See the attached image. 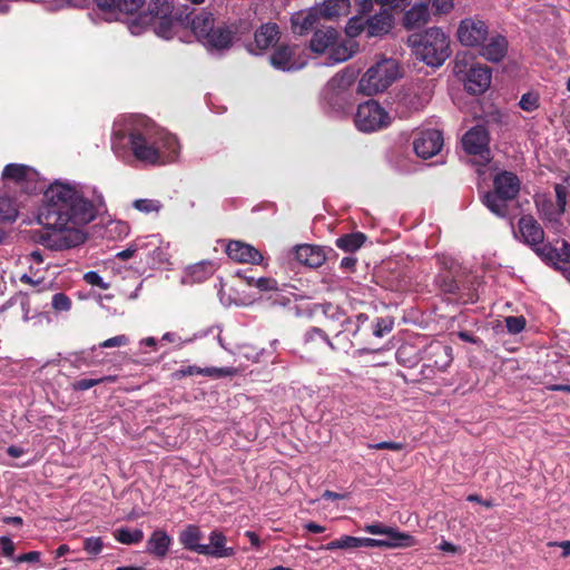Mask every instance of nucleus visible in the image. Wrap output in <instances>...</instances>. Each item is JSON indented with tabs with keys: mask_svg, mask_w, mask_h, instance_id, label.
Masks as SVG:
<instances>
[{
	"mask_svg": "<svg viewBox=\"0 0 570 570\" xmlns=\"http://www.w3.org/2000/svg\"><path fill=\"white\" fill-rule=\"evenodd\" d=\"M45 209L40 222L50 230L39 242L51 250H65L86 239L81 227L91 223L105 208L102 194L94 186L57 179L45 190Z\"/></svg>",
	"mask_w": 570,
	"mask_h": 570,
	"instance_id": "nucleus-1",
	"label": "nucleus"
},
{
	"mask_svg": "<svg viewBox=\"0 0 570 570\" xmlns=\"http://www.w3.org/2000/svg\"><path fill=\"white\" fill-rule=\"evenodd\" d=\"M131 156L146 165L174 161L179 154L176 137L146 117H136L127 128Z\"/></svg>",
	"mask_w": 570,
	"mask_h": 570,
	"instance_id": "nucleus-2",
	"label": "nucleus"
},
{
	"mask_svg": "<svg viewBox=\"0 0 570 570\" xmlns=\"http://www.w3.org/2000/svg\"><path fill=\"white\" fill-rule=\"evenodd\" d=\"M358 42L341 39L333 27L315 29L309 40V49L317 55H327L326 65L334 66L351 59L358 51Z\"/></svg>",
	"mask_w": 570,
	"mask_h": 570,
	"instance_id": "nucleus-3",
	"label": "nucleus"
},
{
	"mask_svg": "<svg viewBox=\"0 0 570 570\" xmlns=\"http://www.w3.org/2000/svg\"><path fill=\"white\" fill-rule=\"evenodd\" d=\"M173 3L168 0H151L148 3L147 11L140 12L134 18L128 29L131 35H139L145 28L151 26L157 36L164 39H170L174 35Z\"/></svg>",
	"mask_w": 570,
	"mask_h": 570,
	"instance_id": "nucleus-4",
	"label": "nucleus"
},
{
	"mask_svg": "<svg viewBox=\"0 0 570 570\" xmlns=\"http://www.w3.org/2000/svg\"><path fill=\"white\" fill-rule=\"evenodd\" d=\"M414 46L417 57L431 67H440L450 57L449 37L438 27L426 29Z\"/></svg>",
	"mask_w": 570,
	"mask_h": 570,
	"instance_id": "nucleus-5",
	"label": "nucleus"
},
{
	"mask_svg": "<svg viewBox=\"0 0 570 570\" xmlns=\"http://www.w3.org/2000/svg\"><path fill=\"white\" fill-rule=\"evenodd\" d=\"M400 77V66L395 59L385 58L367 69L358 81V92L374 96L386 90Z\"/></svg>",
	"mask_w": 570,
	"mask_h": 570,
	"instance_id": "nucleus-6",
	"label": "nucleus"
},
{
	"mask_svg": "<svg viewBox=\"0 0 570 570\" xmlns=\"http://www.w3.org/2000/svg\"><path fill=\"white\" fill-rule=\"evenodd\" d=\"M454 73L463 82L465 90L472 95L483 94L491 85V68L481 63L469 66L459 56L455 59Z\"/></svg>",
	"mask_w": 570,
	"mask_h": 570,
	"instance_id": "nucleus-7",
	"label": "nucleus"
},
{
	"mask_svg": "<svg viewBox=\"0 0 570 570\" xmlns=\"http://www.w3.org/2000/svg\"><path fill=\"white\" fill-rule=\"evenodd\" d=\"M354 124L362 132H373L387 128L392 117L377 101L367 100L358 105Z\"/></svg>",
	"mask_w": 570,
	"mask_h": 570,
	"instance_id": "nucleus-8",
	"label": "nucleus"
},
{
	"mask_svg": "<svg viewBox=\"0 0 570 570\" xmlns=\"http://www.w3.org/2000/svg\"><path fill=\"white\" fill-rule=\"evenodd\" d=\"M431 99L429 85H413L403 90L396 102V112L400 117L406 118L412 112L423 109Z\"/></svg>",
	"mask_w": 570,
	"mask_h": 570,
	"instance_id": "nucleus-9",
	"label": "nucleus"
},
{
	"mask_svg": "<svg viewBox=\"0 0 570 570\" xmlns=\"http://www.w3.org/2000/svg\"><path fill=\"white\" fill-rule=\"evenodd\" d=\"M462 146L465 153L478 157L480 165L490 163L489 134L483 125H476L466 131L462 137Z\"/></svg>",
	"mask_w": 570,
	"mask_h": 570,
	"instance_id": "nucleus-10",
	"label": "nucleus"
},
{
	"mask_svg": "<svg viewBox=\"0 0 570 570\" xmlns=\"http://www.w3.org/2000/svg\"><path fill=\"white\" fill-rule=\"evenodd\" d=\"M271 65L282 71L298 70L306 65L297 46L281 45L269 57Z\"/></svg>",
	"mask_w": 570,
	"mask_h": 570,
	"instance_id": "nucleus-11",
	"label": "nucleus"
},
{
	"mask_svg": "<svg viewBox=\"0 0 570 570\" xmlns=\"http://www.w3.org/2000/svg\"><path fill=\"white\" fill-rule=\"evenodd\" d=\"M488 26L482 20L463 19L458 29V39L465 47H479L487 41Z\"/></svg>",
	"mask_w": 570,
	"mask_h": 570,
	"instance_id": "nucleus-12",
	"label": "nucleus"
},
{
	"mask_svg": "<svg viewBox=\"0 0 570 570\" xmlns=\"http://www.w3.org/2000/svg\"><path fill=\"white\" fill-rule=\"evenodd\" d=\"M367 322L368 316L363 313H360L354 317L344 318L342 321V330L336 333L335 340L337 343L347 341V343L343 344V347L346 348L363 344L364 340L360 337V333L365 327Z\"/></svg>",
	"mask_w": 570,
	"mask_h": 570,
	"instance_id": "nucleus-13",
	"label": "nucleus"
},
{
	"mask_svg": "<svg viewBox=\"0 0 570 570\" xmlns=\"http://www.w3.org/2000/svg\"><path fill=\"white\" fill-rule=\"evenodd\" d=\"M2 179L18 185L23 191L30 193L36 189L38 173L22 164H8L2 171Z\"/></svg>",
	"mask_w": 570,
	"mask_h": 570,
	"instance_id": "nucleus-14",
	"label": "nucleus"
},
{
	"mask_svg": "<svg viewBox=\"0 0 570 570\" xmlns=\"http://www.w3.org/2000/svg\"><path fill=\"white\" fill-rule=\"evenodd\" d=\"M443 146V135L438 129H425L419 132L413 141L415 154L424 159L439 154Z\"/></svg>",
	"mask_w": 570,
	"mask_h": 570,
	"instance_id": "nucleus-15",
	"label": "nucleus"
},
{
	"mask_svg": "<svg viewBox=\"0 0 570 570\" xmlns=\"http://www.w3.org/2000/svg\"><path fill=\"white\" fill-rule=\"evenodd\" d=\"M358 71L353 68L336 73L328 82L325 98L328 101L344 100L343 95L354 83Z\"/></svg>",
	"mask_w": 570,
	"mask_h": 570,
	"instance_id": "nucleus-16",
	"label": "nucleus"
},
{
	"mask_svg": "<svg viewBox=\"0 0 570 570\" xmlns=\"http://www.w3.org/2000/svg\"><path fill=\"white\" fill-rule=\"evenodd\" d=\"M384 537V539L370 538L371 548L405 549L417 543L413 535L402 532L395 527H392Z\"/></svg>",
	"mask_w": 570,
	"mask_h": 570,
	"instance_id": "nucleus-17",
	"label": "nucleus"
},
{
	"mask_svg": "<svg viewBox=\"0 0 570 570\" xmlns=\"http://www.w3.org/2000/svg\"><path fill=\"white\" fill-rule=\"evenodd\" d=\"M279 40V29L275 23H265L256 30L254 35V45H248L250 53L261 55L268 48L276 45Z\"/></svg>",
	"mask_w": 570,
	"mask_h": 570,
	"instance_id": "nucleus-18",
	"label": "nucleus"
},
{
	"mask_svg": "<svg viewBox=\"0 0 570 570\" xmlns=\"http://www.w3.org/2000/svg\"><path fill=\"white\" fill-rule=\"evenodd\" d=\"M235 33L233 27L216 26L200 42L209 51H223L232 46Z\"/></svg>",
	"mask_w": 570,
	"mask_h": 570,
	"instance_id": "nucleus-19",
	"label": "nucleus"
},
{
	"mask_svg": "<svg viewBox=\"0 0 570 570\" xmlns=\"http://www.w3.org/2000/svg\"><path fill=\"white\" fill-rule=\"evenodd\" d=\"M522 242L530 247L540 245L544 240V230L531 215H523L518 223Z\"/></svg>",
	"mask_w": 570,
	"mask_h": 570,
	"instance_id": "nucleus-20",
	"label": "nucleus"
},
{
	"mask_svg": "<svg viewBox=\"0 0 570 570\" xmlns=\"http://www.w3.org/2000/svg\"><path fill=\"white\" fill-rule=\"evenodd\" d=\"M226 254L238 263L261 264L263 261V255L258 249L239 240L229 242L226 246Z\"/></svg>",
	"mask_w": 570,
	"mask_h": 570,
	"instance_id": "nucleus-21",
	"label": "nucleus"
},
{
	"mask_svg": "<svg viewBox=\"0 0 570 570\" xmlns=\"http://www.w3.org/2000/svg\"><path fill=\"white\" fill-rule=\"evenodd\" d=\"M208 543L203 544L202 556L213 557L216 559L228 558L235 554L232 547L226 546V537L222 531L214 530L209 533Z\"/></svg>",
	"mask_w": 570,
	"mask_h": 570,
	"instance_id": "nucleus-22",
	"label": "nucleus"
},
{
	"mask_svg": "<svg viewBox=\"0 0 570 570\" xmlns=\"http://www.w3.org/2000/svg\"><path fill=\"white\" fill-rule=\"evenodd\" d=\"M394 24V18L390 9L383 8L376 14L366 19V36L382 37L389 33Z\"/></svg>",
	"mask_w": 570,
	"mask_h": 570,
	"instance_id": "nucleus-23",
	"label": "nucleus"
},
{
	"mask_svg": "<svg viewBox=\"0 0 570 570\" xmlns=\"http://www.w3.org/2000/svg\"><path fill=\"white\" fill-rule=\"evenodd\" d=\"M321 13L317 7L295 12L292 16L293 32L299 36L306 35L316 29Z\"/></svg>",
	"mask_w": 570,
	"mask_h": 570,
	"instance_id": "nucleus-24",
	"label": "nucleus"
},
{
	"mask_svg": "<svg viewBox=\"0 0 570 570\" xmlns=\"http://www.w3.org/2000/svg\"><path fill=\"white\" fill-rule=\"evenodd\" d=\"M494 193L514 199L520 191V179L512 171H501L493 179Z\"/></svg>",
	"mask_w": 570,
	"mask_h": 570,
	"instance_id": "nucleus-25",
	"label": "nucleus"
},
{
	"mask_svg": "<svg viewBox=\"0 0 570 570\" xmlns=\"http://www.w3.org/2000/svg\"><path fill=\"white\" fill-rule=\"evenodd\" d=\"M480 47L481 57L492 62H499L507 55L508 40L501 35H494L488 38Z\"/></svg>",
	"mask_w": 570,
	"mask_h": 570,
	"instance_id": "nucleus-26",
	"label": "nucleus"
},
{
	"mask_svg": "<svg viewBox=\"0 0 570 570\" xmlns=\"http://www.w3.org/2000/svg\"><path fill=\"white\" fill-rule=\"evenodd\" d=\"M534 205L542 220L551 225L560 224L564 212L546 194L534 196Z\"/></svg>",
	"mask_w": 570,
	"mask_h": 570,
	"instance_id": "nucleus-27",
	"label": "nucleus"
},
{
	"mask_svg": "<svg viewBox=\"0 0 570 570\" xmlns=\"http://www.w3.org/2000/svg\"><path fill=\"white\" fill-rule=\"evenodd\" d=\"M430 20L429 0L417 1L403 16V26L407 30L419 29Z\"/></svg>",
	"mask_w": 570,
	"mask_h": 570,
	"instance_id": "nucleus-28",
	"label": "nucleus"
},
{
	"mask_svg": "<svg viewBox=\"0 0 570 570\" xmlns=\"http://www.w3.org/2000/svg\"><path fill=\"white\" fill-rule=\"evenodd\" d=\"M295 258L308 267H320L325 262V254L320 246L303 244L296 246Z\"/></svg>",
	"mask_w": 570,
	"mask_h": 570,
	"instance_id": "nucleus-29",
	"label": "nucleus"
},
{
	"mask_svg": "<svg viewBox=\"0 0 570 570\" xmlns=\"http://www.w3.org/2000/svg\"><path fill=\"white\" fill-rule=\"evenodd\" d=\"M173 539L164 530H156L151 533L146 543V552L158 558L164 559L171 546Z\"/></svg>",
	"mask_w": 570,
	"mask_h": 570,
	"instance_id": "nucleus-30",
	"label": "nucleus"
},
{
	"mask_svg": "<svg viewBox=\"0 0 570 570\" xmlns=\"http://www.w3.org/2000/svg\"><path fill=\"white\" fill-rule=\"evenodd\" d=\"M145 0H115V7L105 11L107 21L121 20L125 17L132 16L142 8Z\"/></svg>",
	"mask_w": 570,
	"mask_h": 570,
	"instance_id": "nucleus-31",
	"label": "nucleus"
},
{
	"mask_svg": "<svg viewBox=\"0 0 570 570\" xmlns=\"http://www.w3.org/2000/svg\"><path fill=\"white\" fill-rule=\"evenodd\" d=\"M483 205L495 216L505 218L509 215L510 198H503L494 191H487L481 197Z\"/></svg>",
	"mask_w": 570,
	"mask_h": 570,
	"instance_id": "nucleus-32",
	"label": "nucleus"
},
{
	"mask_svg": "<svg viewBox=\"0 0 570 570\" xmlns=\"http://www.w3.org/2000/svg\"><path fill=\"white\" fill-rule=\"evenodd\" d=\"M203 539V533L197 525L188 524L184 530L179 533V542L184 546L185 549L197 552L202 554L203 543L200 540Z\"/></svg>",
	"mask_w": 570,
	"mask_h": 570,
	"instance_id": "nucleus-33",
	"label": "nucleus"
},
{
	"mask_svg": "<svg viewBox=\"0 0 570 570\" xmlns=\"http://www.w3.org/2000/svg\"><path fill=\"white\" fill-rule=\"evenodd\" d=\"M213 264L208 262H202L197 263L193 266H189L185 275L183 277L184 284H196V283H203L206 279H208L213 274Z\"/></svg>",
	"mask_w": 570,
	"mask_h": 570,
	"instance_id": "nucleus-34",
	"label": "nucleus"
},
{
	"mask_svg": "<svg viewBox=\"0 0 570 570\" xmlns=\"http://www.w3.org/2000/svg\"><path fill=\"white\" fill-rule=\"evenodd\" d=\"M98 347L92 346L90 350L71 353L66 358L73 367L81 368L82 366H95L102 362L97 355Z\"/></svg>",
	"mask_w": 570,
	"mask_h": 570,
	"instance_id": "nucleus-35",
	"label": "nucleus"
},
{
	"mask_svg": "<svg viewBox=\"0 0 570 570\" xmlns=\"http://www.w3.org/2000/svg\"><path fill=\"white\" fill-rule=\"evenodd\" d=\"M362 547L371 548L370 538H357L352 535H342L340 539L333 540L325 544L324 549L333 551L337 549L352 550Z\"/></svg>",
	"mask_w": 570,
	"mask_h": 570,
	"instance_id": "nucleus-36",
	"label": "nucleus"
},
{
	"mask_svg": "<svg viewBox=\"0 0 570 570\" xmlns=\"http://www.w3.org/2000/svg\"><path fill=\"white\" fill-rule=\"evenodd\" d=\"M428 351L431 356L436 357L433 362V366L438 370L445 371L452 363L453 356L452 348L450 346L435 342L430 344Z\"/></svg>",
	"mask_w": 570,
	"mask_h": 570,
	"instance_id": "nucleus-37",
	"label": "nucleus"
},
{
	"mask_svg": "<svg viewBox=\"0 0 570 570\" xmlns=\"http://www.w3.org/2000/svg\"><path fill=\"white\" fill-rule=\"evenodd\" d=\"M350 0H324L318 8L322 17L326 19H334L350 13Z\"/></svg>",
	"mask_w": 570,
	"mask_h": 570,
	"instance_id": "nucleus-38",
	"label": "nucleus"
},
{
	"mask_svg": "<svg viewBox=\"0 0 570 570\" xmlns=\"http://www.w3.org/2000/svg\"><path fill=\"white\" fill-rule=\"evenodd\" d=\"M215 19L209 12H202L191 19V29L195 36L202 41L215 28Z\"/></svg>",
	"mask_w": 570,
	"mask_h": 570,
	"instance_id": "nucleus-39",
	"label": "nucleus"
},
{
	"mask_svg": "<svg viewBox=\"0 0 570 570\" xmlns=\"http://www.w3.org/2000/svg\"><path fill=\"white\" fill-rule=\"evenodd\" d=\"M568 245L567 243L563 244L560 252H558L556 248H553L549 244L541 243L540 245L531 247L538 256H540L542 259L547 262H553L557 267L560 269L561 266H563V262L566 259V256L563 254L564 246Z\"/></svg>",
	"mask_w": 570,
	"mask_h": 570,
	"instance_id": "nucleus-40",
	"label": "nucleus"
},
{
	"mask_svg": "<svg viewBox=\"0 0 570 570\" xmlns=\"http://www.w3.org/2000/svg\"><path fill=\"white\" fill-rule=\"evenodd\" d=\"M19 214V204L16 198L0 195V222H14Z\"/></svg>",
	"mask_w": 570,
	"mask_h": 570,
	"instance_id": "nucleus-41",
	"label": "nucleus"
},
{
	"mask_svg": "<svg viewBox=\"0 0 570 570\" xmlns=\"http://www.w3.org/2000/svg\"><path fill=\"white\" fill-rule=\"evenodd\" d=\"M365 239L366 237L363 233H353L338 237L335 245L344 252L353 253L364 244Z\"/></svg>",
	"mask_w": 570,
	"mask_h": 570,
	"instance_id": "nucleus-42",
	"label": "nucleus"
},
{
	"mask_svg": "<svg viewBox=\"0 0 570 570\" xmlns=\"http://www.w3.org/2000/svg\"><path fill=\"white\" fill-rule=\"evenodd\" d=\"M115 539L124 544H136L144 539V532L140 529L119 528L114 533Z\"/></svg>",
	"mask_w": 570,
	"mask_h": 570,
	"instance_id": "nucleus-43",
	"label": "nucleus"
},
{
	"mask_svg": "<svg viewBox=\"0 0 570 570\" xmlns=\"http://www.w3.org/2000/svg\"><path fill=\"white\" fill-rule=\"evenodd\" d=\"M364 31L366 32V19L363 17L355 16L347 21L345 27L347 39L354 40Z\"/></svg>",
	"mask_w": 570,
	"mask_h": 570,
	"instance_id": "nucleus-44",
	"label": "nucleus"
},
{
	"mask_svg": "<svg viewBox=\"0 0 570 570\" xmlns=\"http://www.w3.org/2000/svg\"><path fill=\"white\" fill-rule=\"evenodd\" d=\"M132 205L137 210L145 214H157L163 207L158 199H136Z\"/></svg>",
	"mask_w": 570,
	"mask_h": 570,
	"instance_id": "nucleus-45",
	"label": "nucleus"
},
{
	"mask_svg": "<svg viewBox=\"0 0 570 570\" xmlns=\"http://www.w3.org/2000/svg\"><path fill=\"white\" fill-rule=\"evenodd\" d=\"M125 137H126L125 134L115 131L114 137H112V142H111V148H112L115 155L119 159H122V160H126L130 156L128 150L124 146Z\"/></svg>",
	"mask_w": 570,
	"mask_h": 570,
	"instance_id": "nucleus-46",
	"label": "nucleus"
},
{
	"mask_svg": "<svg viewBox=\"0 0 570 570\" xmlns=\"http://www.w3.org/2000/svg\"><path fill=\"white\" fill-rule=\"evenodd\" d=\"M393 324V320L389 317H379L376 318L375 324L372 326V334L376 337H383L385 334L392 331Z\"/></svg>",
	"mask_w": 570,
	"mask_h": 570,
	"instance_id": "nucleus-47",
	"label": "nucleus"
},
{
	"mask_svg": "<svg viewBox=\"0 0 570 570\" xmlns=\"http://www.w3.org/2000/svg\"><path fill=\"white\" fill-rule=\"evenodd\" d=\"M246 281L249 285L255 286L261 291H277L278 289L277 282L269 277H259V278L247 277Z\"/></svg>",
	"mask_w": 570,
	"mask_h": 570,
	"instance_id": "nucleus-48",
	"label": "nucleus"
},
{
	"mask_svg": "<svg viewBox=\"0 0 570 570\" xmlns=\"http://www.w3.org/2000/svg\"><path fill=\"white\" fill-rule=\"evenodd\" d=\"M51 305L56 312H67L71 307V299L63 293H57L52 296Z\"/></svg>",
	"mask_w": 570,
	"mask_h": 570,
	"instance_id": "nucleus-49",
	"label": "nucleus"
},
{
	"mask_svg": "<svg viewBox=\"0 0 570 570\" xmlns=\"http://www.w3.org/2000/svg\"><path fill=\"white\" fill-rule=\"evenodd\" d=\"M147 243L144 239H137L130 244L126 249L119 252L116 256L122 261L131 258L137 252L144 249Z\"/></svg>",
	"mask_w": 570,
	"mask_h": 570,
	"instance_id": "nucleus-50",
	"label": "nucleus"
},
{
	"mask_svg": "<svg viewBox=\"0 0 570 570\" xmlns=\"http://www.w3.org/2000/svg\"><path fill=\"white\" fill-rule=\"evenodd\" d=\"M323 312L328 320L338 322L341 325H342V321L344 318H347L345 316L344 311L341 307H338L337 305L331 304V303L324 305Z\"/></svg>",
	"mask_w": 570,
	"mask_h": 570,
	"instance_id": "nucleus-51",
	"label": "nucleus"
},
{
	"mask_svg": "<svg viewBox=\"0 0 570 570\" xmlns=\"http://www.w3.org/2000/svg\"><path fill=\"white\" fill-rule=\"evenodd\" d=\"M504 322L510 334H519L525 326V320L523 316H508Z\"/></svg>",
	"mask_w": 570,
	"mask_h": 570,
	"instance_id": "nucleus-52",
	"label": "nucleus"
},
{
	"mask_svg": "<svg viewBox=\"0 0 570 570\" xmlns=\"http://www.w3.org/2000/svg\"><path fill=\"white\" fill-rule=\"evenodd\" d=\"M105 381H112L111 377H100V379H81L72 383V389L75 391H87Z\"/></svg>",
	"mask_w": 570,
	"mask_h": 570,
	"instance_id": "nucleus-53",
	"label": "nucleus"
},
{
	"mask_svg": "<svg viewBox=\"0 0 570 570\" xmlns=\"http://www.w3.org/2000/svg\"><path fill=\"white\" fill-rule=\"evenodd\" d=\"M235 373L232 367H200V375L209 377L230 376Z\"/></svg>",
	"mask_w": 570,
	"mask_h": 570,
	"instance_id": "nucleus-54",
	"label": "nucleus"
},
{
	"mask_svg": "<svg viewBox=\"0 0 570 570\" xmlns=\"http://www.w3.org/2000/svg\"><path fill=\"white\" fill-rule=\"evenodd\" d=\"M104 543L102 540L98 537H90L85 540L83 549L89 554H99L102 550Z\"/></svg>",
	"mask_w": 570,
	"mask_h": 570,
	"instance_id": "nucleus-55",
	"label": "nucleus"
},
{
	"mask_svg": "<svg viewBox=\"0 0 570 570\" xmlns=\"http://www.w3.org/2000/svg\"><path fill=\"white\" fill-rule=\"evenodd\" d=\"M556 205L566 213L568 190L562 184L554 185Z\"/></svg>",
	"mask_w": 570,
	"mask_h": 570,
	"instance_id": "nucleus-56",
	"label": "nucleus"
},
{
	"mask_svg": "<svg viewBox=\"0 0 570 570\" xmlns=\"http://www.w3.org/2000/svg\"><path fill=\"white\" fill-rule=\"evenodd\" d=\"M129 343V338L126 335H117L110 337L104 342H101L97 347L98 348H110V347H120L125 346Z\"/></svg>",
	"mask_w": 570,
	"mask_h": 570,
	"instance_id": "nucleus-57",
	"label": "nucleus"
},
{
	"mask_svg": "<svg viewBox=\"0 0 570 570\" xmlns=\"http://www.w3.org/2000/svg\"><path fill=\"white\" fill-rule=\"evenodd\" d=\"M432 7L435 14H448L454 7L453 0H433Z\"/></svg>",
	"mask_w": 570,
	"mask_h": 570,
	"instance_id": "nucleus-58",
	"label": "nucleus"
},
{
	"mask_svg": "<svg viewBox=\"0 0 570 570\" xmlns=\"http://www.w3.org/2000/svg\"><path fill=\"white\" fill-rule=\"evenodd\" d=\"M520 107L525 111H533L538 108V98L533 94H524L519 102Z\"/></svg>",
	"mask_w": 570,
	"mask_h": 570,
	"instance_id": "nucleus-59",
	"label": "nucleus"
},
{
	"mask_svg": "<svg viewBox=\"0 0 570 570\" xmlns=\"http://www.w3.org/2000/svg\"><path fill=\"white\" fill-rule=\"evenodd\" d=\"M83 278L89 285L98 286L101 289L109 287L108 283L104 282L102 277L95 271L87 272Z\"/></svg>",
	"mask_w": 570,
	"mask_h": 570,
	"instance_id": "nucleus-60",
	"label": "nucleus"
},
{
	"mask_svg": "<svg viewBox=\"0 0 570 570\" xmlns=\"http://www.w3.org/2000/svg\"><path fill=\"white\" fill-rule=\"evenodd\" d=\"M367 448L374 449V450L401 451L404 449V444L401 442L383 441V442H379V443H368Z\"/></svg>",
	"mask_w": 570,
	"mask_h": 570,
	"instance_id": "nucleus-61",
	"label": "nucleus"
},
{
	"mask_svg": "<svg viewBox=\"0 0 570 570\" xmlns=\"http://www.w3.org/2000/svg\"><path fill=\"white\" fill-rule=\"evenodd\" d=\"M316 337H321L323 338L324 341H326L327 345L332 348V350H336L337 347L334 345V343L332 341L328 340V337L326 336V334L317 328V327H313L312 330H309L308 332H306L305 334V338L306 341H311V340H314Z\"/></svg>",
	"mask_w": 570,
	"mask_h": 570,
	"instance_id": "nucleus-62",
	"label": "nucleus"
},
{
	"mask_svg": "<svg viewBox=\"0 0 570 570\" xmlns=\"http://www.w3.org/2000/svg\"><path fill=\"white\" fill-rule=\"evenodd\" d=\"M392 527L382 523H372L364 527V531L371 534L385 535Z\"/></svg>",
	"mask_w": 570,
	"mask_h": 570,
	"instance_id": "nucleus-63",
	"label": "nucleus"
},
{
	"mask_svg": "<svg viewBox=\"0 0 570 570\" xmlns=\"http://www.w3.org/2000/svg\"><path fill=\"white\" fill-rule=\"evenodd\" d=\"M193 375H200V367L199 366H196V365L185 366V367H181V368L177 370L174 373V376L176 379H181V377H185V376H193Z\"/></svg>",
	"mask_w": 570,
	"mask_h": 570,
	"instance_id": "nucleus-64",
	"label": "nucleus"
}]
</instances>
